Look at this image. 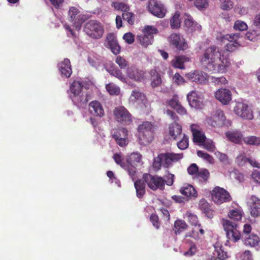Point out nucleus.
<instances>
[{
	"label": "nucleus",
	"mask_w": 260,
	"mask_h": 260,
	"mask_svg": "<svg viewBox=\"0 0 260 260\" xmlns=\"http://www.w3.org/2000/svg\"><path fill=\"white\" fill-rule=\"evenodd\" d=\"M138 40H139L140 44L145 48H146L148 45H151L153 42L152 40L150 39L149 37H147L143 33L138 37Z\"/></svg>",
	"instance_id": "42"
},
{
	"label": "nucleus",
	"mask_w": 260,
	"mask_h": 260,
	"mask_svg": "<svg viewBox=\"0 0 260 260\" xmlns=\"http://www.w3.org/2000/svg\"><path fill=\"white\" fill-rule=\"evenodd\" d=\"M182 135V139L177 143V146L181 150H185L188 148L189 145L188 137L185 134Z\"/></svg>",
	"instance_id": "48"
},
{
	"label": "nucleus",
	"mask_w": 260,
	"mask_h": 260,
	"mask_svg": "<svg viewBox=\"0 0 260 260\" xmlns=\"http://www.w3.org/2000/svg\"><path fill=\"white\" fill-rule=\"evenodd\" d=\"M180 14L176 12L170 20V25L172 28L175 29L180 27Z\"/></svg>",
	"instance_id": "44"
},
{
	"label": "nucleus",
	"mask_w": 260,
	"mask_h": 260,
	"mask_svg": "<svg viewBox=\"0 0 260 260\" xmlns=\"http://www.w3.org/2000/svg\"><path fill=\"white\" fill-rule=\"evenodd\" d=\"M145 182L143 178L138 179L134 183V186L136 191V196L138 198H142L146 193Z\"/></svg>",
	"instance_id": "30"
},
{
	"label": "nucleus",
	"mask_w": 260,
	"mask_h": 260,
	"mask_svg": "<svg viewBox=\"0 0 260 260\" xmlns=\"http://www.w3.org/2000/svg\"><path fill=\"white\" fill-rule=\"evenodd\" d=\"M250 214L252 216H260V199L255 196H252L250 199Z\"/></svg>",
	"instance_id": "27"
},
{
	"label": "nucleus",
	"mask_w": 260,
	"mask_h": 260,
	"mask_svg": "<svg viewBox=\"0 0 260 260\" xmlns=\"http://www.w3.org/2000/svg\"><path fill=\"white\" fill-rule=\"evenodd\" d=\"M173 80L177 85H180L185 82V80L178 73H176L173 77Z\"/></svg>",
	"instance_id": "64"
},
{
	"label": "nucleus",
	"mask_w": 260,
	"mask_h": 260,
	"mask_svg": "<svg viewBox=\"0 0 260 260\" xmlns=\"http://www.w3.org/2000/svg\"><path fill=\"white\" fill-rule=\"evenodd\" d=\"M71 94L70 98L76 105L86 104L90 99V95L87 90L83 88L82 84L77 81H74L70 86Z\"/></svg>",
	"instance_id": "4"
},
{
	"label": "nucleus",
	"mask_w": 260,
	"mask_h": 260,
	"mask_svg": "<svg viewBox=\"0 0 260 260\" xmlns=\"http://www.w3.org/2000/svg\"><path fill=\"white\" fill-rule=\"evenodd\" d=\"M243 142L247 145L259 146L260 145V137L255 136L245 137L243 138Z\"/></svg>",
	"instance_id": "40"
},
{
	"label": "nucleus",
	"mask_w": 260,
	"mask_h": 260,
	"mask_svg": "<svg viewBox=\"0 0 260 260\" xmlns=\"http://www.w3.org/2000/svg\"><path fill=\"white\" fill-rule=\"evenodd\" d=\"M225 135L230 141L235 144H240L244 138L242 132L237 129L226 132Z\"/></svg>",
	"instance_id": "24"
},
{
	"label": "nucleus",
	"mask_w": 260,
	"mask_h": 260,
	"mask_svg": "<svg viewBox=\"0 0 260 260\" xmlns=\"http://www.w3.org/2000/svg\"><path fill=\"white\" fill-rule=\"evenodd\" d=\"M170 45L179 51H184L188 48V45L185 39L179 34L173 33L168 37Z\"/></svg>",
	"instance_id": "12"
},
{
	"label": "nucleus",
	"mask_w": 260,
	"mask_h": 260,
	"mask_svg": "<svg viewBox=\"0 0 260 260\" xmlns=\"http://www.w3.org/2000/svg\"><path fill=\"white\" fill-rule=\"evenodd\" d=\"M205 234L204 230L201 224L195 225L190 232H188L185 235V237H190L196 240L201 239Z\"/></svg>",
	"instance_id": "29"
},
{
	"label": "nucleus",
	"mask_w": 260,
	"mask_h": 260,
	"mask_svg": "<svg viewBox=\"0 0 260 260\" xmlns=\"http://www.w3.org/2000/svg\"><path fill=\"white\" fill-rule=\"evenodd\" d=\"M114 6L116 9L121 10L122 13L126 12L130 10L129 6L123 3H114Z\"/></svg>",
	"instance_id": "59"
},
{
	"label": "nucleus",
	"mask_w": 260,
	"mask_h": 260,
	"mask_svg": "<svg viewBox=\"0 0 260 260\" xmlns=\"http://www.w3.org/2000/svg\"><path fill=\"white\" fill-rule=\"evenodd\" d=\"M229 218L235 221H239L242 217V213L241 211L238 209L231 210L228 213Z\"/></svg>",
	"instance_id": "46"
},
{
	"label": "nucleus",
	"mask_w": 260,
	"mask_h": 260,
	"mask_svg": "<svg viewBox=\"0 0 260 260\" xmlns=\"http://www.w3.org/2000/svg\"><path fill=\"white\" fill-rule=\"evenodd\" d=\"M131 98L132 101L136 102L139 100L143 101L145 99V96L143 93L135 90L132 92Z\"/></svg>",
	"instance_id": "50"
},
{
	"label": "nucleus",
	"mask_w": 260,
	"mask_h": 260,
	"mask_svg": "<svg viewBox=\"0 0 260 260\" xmlns=\"http://www.w3.org/2000/svg\"><path fill=\"white\" fill-rule=\"evenodd\" d=\"M106 88L111 95H118L120 93V88L113 83L106 85Z\"/></svg>",
	"instance_id": "45"
},
{
	"label": "nucleus",
	"mask_w": 260,
	"mask_h": 260,
	"mask_svg": "<svg viewBox=\"0 0 260 260\" xmlns=\"http://www.w3.org/2000/svg\"><path fill=\"white\" fill-rule=\"evenodd\" d=\"M190 61V58L183 55H178L175 57L172 60L171 64L175 68L184 69L185 66L184 63Z\"/></svg>",
	"instance_id": "28"
},
{
	"label": "nucleus",
	"mask_w": 260,
	"mask_h": 260,
	"mask_svg": "<svg viewBox=\"0 0 260 260\" xmlns=\"http://www.w3.org/2000/svg\"><path fill=\"white\" fill-rule=\"evenodd\" d=\"M211 196L213 202L218 205L230 202L232 199L230 193L226 190L218 186L215 187L213 189Z\"/></svg>",
	"instance_id": "10"
},
{
	"label": "nucleus",
	"mask_w": 260,
	"mask_h": 260,
	"mask_svg": "<svg viewBox=\"0 0 260 260\" xmlns=\"http://www.w3.org/2000/svg\"><path fill=\"white\" fill-rule=\"evenodd\" d=\"M89 111L94 116L103 117L105 115L104 108L98 101H93L89 104Z\"/></svg>",
	"instance_id": "19"
},
{
	"label": "nucleus",
	"mask_w": 260,
	"mask_h": 260,
	"mask_svg": "<svg viewBox=\"0 0 260 260\" xmlns=\"http://www.w3.org/2000/svg\"><path fill=\"white\" fill-rule=\"evenodd\" d=\"M107 71L111 75L117 78L122 82H126V78L122 74L121 71L118 68H111V69H107Z\"/></svg>",
	"instance_id": "36"
},
{
	"label": "nucleus",
	"mask_w": 260,
	"mask_h": 260,
	"mask_svg": "<svg viewBox=\"0 0 260 260\" xmlns=\"http://www.w3.org/2000/svg\"><path fill=\"white\" fill-rule=\"evenodd\" d=\"M106 46L110 49L115 55L118 54L121 50V47L118 43L116 37L112 33H109L106 37Z\"/></svg>",
	"instance_id": "17"
},
{
	"label": "nucleus",
	"mask_w": 260,
	"mask_h": 260,
	"mask_svg": "<svg viewBox=\"0 0 260 260\" xmlns=\"http://www.w3.org/2000/svg\"><path fill=\"white\" fill-rule=\"evenodd\" d=\"M150 220L152 222L153 225L156 229H159L160 223L158 216L155 214H152L150 216Z\"/></svg>",
	"instance_id": "63"
},
{
	"label": "nucleus",
	"mask_w": 260,
	"mask_h": 260,
	"mask_svg": "<svg viewBox=\"0 0 260 260\" xmlns=\"http://www.w3.org/2000/svg\"><path fill=\"white\" fill-rule=\"evenodd\" d=\"M153 126L151 122L145 121L138 127V137L140 143L146 145L153 140Z\"/></svg>",
	"instance_id": "5"
},
{
	"label": "nucleus",
	"mask_w": 260,
	"mask_h": 260,
	"mask_svg": "<svg viewBox=\"0 0 260 260\" xmlns=\"http://www.w3.org/2000/svg\"><path fill=\"white\" fill-rule=\"evenodd\" d=\"M247 25L244 22L241 20H237L234 24V28L240 31L245 30L247 29Z\"/></svg>",
	"instance_id": "57"
},
{
	"label": "nucleus",
	"mask_w": 260,
	"mask_h": 260,
	"mask_svg": "<svg viewBox=\"0 0 260 260\" xmlns=\"http://www.w3.org/2000/svg\"><path fill=\"white\" fill-rule=\"evenodd\" d=\"M210 80L215 85H225L228 83V80L223 76L220 77H211Z\"/></svg>",
	"instance_id": "55"
},
{
	"label": "nucleus",
	"mask_w": 260,
	"mask_h": 260,
	"mask_svg": "<svg viewBox=\"0 0 260 260\" xmlns=\"http://www.w3.org/2000/svg\"><path fill=\"white\" fill-rule=\"evenodd\" d=\"M187 99L189 105L191 107L197 109L202 108L203 106L202 99L196 91L193 90L188 93Z\"/></svg>",
	"instance_id": "20"
},
{
	"label": "nucleus",
	"mask_w": 260,
	"mask_h": 260,
	"mask_svg": "<svg viewBox=\"0 0 260 260\" xmlns=\"http://www.w3.org/2000/svg\"><path fill=\"white\" fill-rule=\"evenodd\" d=\"M239 35L238 34H226L221 37V41L224 42L225 40L229 42L225 46V49L227 51L233 52L235 51L239 47L238 42Z\"/></svg>",
	"instance_id": "13"
},
{
	"label": "nucleus",
	"mask_w": 260,
	"mask_h": 260,
	"mask_svg": "<svg viewBox=\"0 0 260 260\" xmlns=\"http://www.w3.org/2000/svg\"><path fill=\"white\" fill-rule=\"evenodd\" d=\"M127 130L125 128L120 129L117 134L113 135L116 143L120 146L127 144Z\"/></svg>",
	"instance_id": "26"
},
{
	"label": "nucleus",
	"mask_w": 260,
	"mask_h": 260,
	"mask_svg": "<svg viewBox=\"0 0 260 260\" xmlns=\"http://www.w3.org/2000/svg\"><path fill=\"white\" fill-rule=\"evenodd\" d=\"M69 21L76 26H80L86 20V16L77 7H71L68 12Z\"/></svg>",
	"instance_id": "11"
},
{
	"label": "nucleus",
	"mask_w": 260,
	"mask_h": 260,
	"mask_svg": "<svg viewBox=\"0 0 260 260\" xmlns=\"http://www.w3.org/2000/svg\"><path fill=\"white\" fill-rule=\"evenodd\" d=\"M208 124L214 127H220L223 126H231L232 122L226 120L223 112L221 110H216L210 117L207 118Z\"/></svg>",
	"instance_id": "7"
},
{
	"label": "nucleus",
	"mask_w": 260,
	"mask_h": 260,
	"mask_svg": "<svg viewBox=\"0 0 260 260\" xmlns=\"http://www.w3.org/2000/svg\"><path fill=\"white\" fill-rule=\"evenodd\" d=\"M142 32L153 40V35L158 33V29L152 25H146L142 30Z\"/></svg>",
	"instance_id": "38"
},
{
	"label": "nucleus",
	"mask_w": 260,
	"mask_h": 260,
	"mask_svg": "<svg viewBox=\"0 0 260 260\" xmlns=\"http://www.w3.org/2000/svg\"><path fill=\"white\" fill-rule=\"evenodd\" d=\"M195 177L200 181L206 182L209 177V172L206 169H201Z\"/></svg>",
	"instance_id": "41"
},
{
	"label": "nucleus",
	"mask_w": 260,
	"mask_h": 260,
	"mask_svg": "<svg viewBox=\"0 0 260 260\" xmlns=\"http://www.w3.org/2000/svg\"><path fill=\"white\" fill-rule=\"evenodd\" d=\"M113 158L115 162L121 167L122 168H125L126 167V163L124 161V159L121 154L117 153H115Z\"/></svg>",
	"instance_id": "53"
},
{
	"label": "nucleus",
	"mask_w": 260,
	"mask_h": 260,
	"mask_svg": "<svg viewBox=\"0 0 260 260\" xmlns=\"http://www.w3.org/2000/svg\"><path fill=\"white\" fill-rule=\"evenodd\" d=\"M180 192L187 197H197V191L193 186L190 184H187L181 188Z\"/></svg>",
	"instance_id": "32"
},
{
	"label": "nucleus",
	"mask_w": 260,
	"mask_h": 260,
	"mask_svg": "<svg viewBox=\"0 0 260 260\" xmlns=\"http://www.w3.org/2000/svg\"><path fill=\"white\" fill-rule=\"evenodd\" d=\"M243 239L244 241V243L246 245L250 246H254L256 245L259 242L258 237L254 234L249 235L245 236Z\"/></svg>",
	"instance_id": "37"
},
{
	"label": "nucleus",
	"mask_w": 260,
	"mask_h": 260,
	"mask_svg": "<svg viewBox=\"0 0 260 260\" xmlns=\"http://www.w3.org/2000/svg\"><path fill=\"white\" fill-rule=\"evenodd\" d=\"M185 217L187 218L188 221L193 226L201 224L199 223V220L197 216L189 211L186 212Z\"/></svg>",
	"instance_id": "43"
},
{
	"label": "nucleus",
	"mask_w": 260,
	"mask_h": 260,
	"mask_svg": "<svg viewBox=\"0 0 260 260\" xmlns=\"http://www.w3.org/2000/svg\"><path fill=\"white\" fill-rule=\"evenodd\" d=\"M183 153H175L172 152H165L159 153L157 157H154L152 167L155 171H158L161 167L169 168L174 162H177L183 158Z\"/></svg>",
	"instance_id": "2"
},
{
	"label": "nucleus",
	"mask_w": 260,
	"mask_h": 260,
	"mask_svg": "<svg viewBox=\"0 0 260 260\" xmlns=\"http://www.w3.org/2000/svg\"><path fill=\"white\" fill-rule=\"evenodd\" d=\"M148 7L149 11L154 16L159 18H162L165 16L166 10L164 6L156 0H149Z\"/></svg>",
	"instance_id": "15"
},
{
	"label": "nucleus",
	"mask_w": 260,
	"mask_h": 260,
	"mask_svg": "<svg viewBox=\"0 0 260 260\" xmlns=\"http://www.w3.org/2000/svg\"><path fill=\"white\" fill-rule=\"evenodd\" d=\"M197 155L199 157L202 158L210 164H213L214 162L213 157L211 155L204 152L203 151L198 150L197 151Z\"/></svg>",
	"instance_id": "51"
},
{
	"label": "nucleus",
	"mask_w": 260,
	"mask_h": 260,
	"mask_svg": "<svg viewBox=\"0 0 260 260\" xmlns=\"http://www.w3.org/2000/svg\"><path fill=\"white\" fill-rule=\"evenodd\" d=\"M168 105L174 110L180 105L177 95H175L168 102Z\"/></svg>",
	"instance_id": "61"
},
{
	"label": "nucleus",
	"mask_w": 260,
	"mask_h": 260,
	"mask_svg": "<svg viewBox=\"0 0 260 260\" xmlns=\"http://www.w3.org/2000/svg\"><path fill=\"white\" fill-rule=\"evenodd\" d=\"M215 98L222 105H229L232 101V94L231 91L226 88L218 89L214 94Z\"/></svg>",
	"instance_id": "16"
},
{
	"label": "nucleus",
	"mask_w": 260,
	"mask_h": 260,
	"mask_svg": "<svg viewBox=\"0 0 260 260\" xmlns=\"http://www.w3.org/2000/svg\"><path fill=\"white\" fill-rule=\"evenodd\" d=\"M200 60L202 64L209 70L221 73L226 72L231 66L225 51L214 45L204 50Z\"/></svg>",
	"instance_id": "1"
},
{
	"label": "nucleus",
	"mask_w": 260,
	"mask_h": 260,
	"mask_svg": "<svg viewBox=\"0 0 260 260\" xmlns=\"http://www.w3.org/2000/svg\"><path fill=\"white\" fill-rule=\"evenodd\" d=\"M199 207L200 210L202 211L208 218H211L213 217V211L211 208V206L205 199H202L200 201Z\"/></svg>",
	"instance_id": "31"
},
{
	"label": "nucleus",
	"mask_w": 260,
	"mask_h": 260,
	"mask_svg": "<svg viewBox=\"0 0 260 260\" xmlns=\"http://www.w3.org/2000/svg\"><path fill=\"white\" fill-rule=\"evenodd\" d=\"M169 135L174 140H176L182 136V126L177 122H173L169 125Z\"/></svg>",
	"instance_id": "25"
},
{
	"label": "nucleus",
	"mask_w": 260,
	"mask_h": 260,
	"mask_svg": "<svg viewBox=\"0 0 260 260\" xmlns=\"http://www.w3.org/2000/svg\"><path fill=\"white\" fill-rule=\"evenodd\" d=\"M220 8L223 10H230L233 8L234 4L231 0H220Z\"/></svg>",
	"instance_id": "52"
},
{
	"label": "nucleus",
	"mask_w": 260,
	"mask_h": 260,
	"mask_svg": "<svg viewBox=\"0 0 260 260\" xmlns=\"http://www.w3.org/2000/svg\"><path fill=\"white\" fill-rule=\"evenodd\" d=\"M126 73L130 79L136 81H140L143 79L145 74L143 71L134 66L128 67L126 70Z\"/></svg>",
	"instance_id": "21"
},
{
	"label": "nucleus",
	"mask_w": 260,
	"mask_h": 260,
	"mask_svg": "<svg viewBox=\"0 0 260 260\" xmlns=\"http://www.w3.org/2000/svg\"><path fill=\"white\" fill-rule=\"evenodd\" d=\"M124 169L127 170L128 174L132 178L135 176L136 173V168L134 165L126 162V167Z\"/></svg>",
	"instance_id": "62"
},
{
	"label": "nucleus",
	"mask_w": 260,
	"mask_h": 260,
	"mask_svg": "<svg viewBox=\"0 0 260 260\" xmlns=\"http://www.w3.org/2000/svg\"><path fill=\"white\" fill-rule=\"evenodd\" d=\"M185 25L191 30L201 29V26L195 22L193 18L190 16H187V17L184 21Z\"/></svg>",
	"instance_id": "39"
},
{
	"label": "nucleus",
	"mask_w": 260,
	"mask_h": 260,
	"mask_svg": "<svg viewBox=\"0 0 260 260\" xmlns=\"http://www.w3.org/2000/svg\"><path fill=\"white\" fill-rule=\"evenodd\" d=\"M122 17L124 20L126 21L130 25H133L135 22V14L129 12V11L126 12H123Z\"/></svg>",
	"instance_id": "47"
},
{
	"label": "nucleus",
	"mask_w": 260,
	"mask_h": 260,
	"mask_svg": "<svg viewBox=\"0 0 260 260\" xmlns=\"http://www.w3.org/2000/svg\"><path fill=\"white\" fill-rule=\"evenodd\" d=\"M115 119L123 125H129L133 121L132 115L123 106L116 107L113 110Z\"/></svg>",
	"instance_id": "9"
},
{
	"label": "nucleus",
	"mask_w": 260,
	"mask_h": 260,
	"mask_svg": "<svg viewBox=\"0 0 260 260\" xmlns=\"http://www.w3.org/2000/svg\"><path fill=\"white\" fill-rule=\"evenodd\" d=\"M223 226L226 232L228 238L235 242L238 241L241 237L243 239L245 236H248L252 229L250 224H244L243 234L241 235L240 232L237 230L238 224L235 222L229 220H223Z\"/></svg>",
	"instance_id": "3"
},
{
	"label": "nucleus",
	"mask_w": 260,
	"mask_h": 260,
	"mask_svg": "<svg viewBox=\"0 0 260 260\" xmlns=\"http://www.w3.org/2000/svg\"><path fill=\"white\" fill-rule=\"evenodd\" d=\"M84 31L90 38L99 39L103 37L104 29L101 23L96 20H91L85 24Z\"/></svg>",
	"instance_id": "6"
},
{
	"label": "nucleus",
	"mask_w": 260,
	"mask_h": 260,
	"mask_svg": "<svg viewBox=\"0 0 260 260\" xmlns=\"http://www.w3.org/2000/svg\"><path fill=\"white\" fill-rule=\"evenodd\" d=\"M142 178L148 186L152 190H163L165 188V179L161 177L145 173L143 175Z\"/></svg>",
	"instance_id": "8"
},
{
	"label": "nucleus",
	"mask_w": 260,
	"mask_h": 260,
	"mask_svg": "<svg viewBox=\"0 0 260 260\" xmlns=\"http://www.w3.org/2000/svg\"><path fill=\"white\" fill-rule=\"evenodd\" d=\"M248 161V158L244 154H240L236 158V162L239 166H244Z\"/></svg>",
	"instance_id": "58"
},
{
	"label": "nucleus",
	"mask_w": 260,
	"mask_h": 260,
	"mask_svg": "<svg viewBox=\"0 0 260 260\" xmlns=\"http://www.w3.org/2000/svg\"><path fill=\"white\" fill-rule=\"evenodd\" d=\"M201 145L203 146V147L210 152H213L215 150V147L213 142L211 140H206L205 142L201 143Z\"/></svg>",
	"instance_id": "56"
},
{
	"label": "nucleus",
	"mask_w": 260,
	"mask_h": 260,
	"mask_svg": "<svg viewBox=\"0 0 260 260\" xmlns=\"http://www.w3.org/2000/svg\"><path fill=\"white\" fill-rule=\"evenodd\" d=\"M115 62L121 69H125L128 65V62L126 59L120 56L116 57Z\"/></svg>",
	"instance_id": "60"
},
{
	"label": "nucleus",
	"mask_w": 260,
	"mask_h": 260,
	"mask_svg": "<svg viewBox=\"0 0 260 260\" xmlns=\"http://www.w3.org/2000/svg\"><path fill=\"white\" fill-rule=\"evenodd\" d=\"M235 114L243 119H252L253 118V112L248 106L242 103H238L234 109Z\"/></svg>",
	"instance_id": "14"
},
{
	"label": "nucleus",
	"mask_w": 260,
	"mask_h": 260,
	"mask_svg": "<svg viewBox=\"0 0 260 260\" xmlns=\"http://www.w3.org/2000/svg\"><path fill=\"white\" fill-rule=\"evenodd\" d=\"M190 131L193 136V141L199 144L205 142L206 137L200 126L196 124L190 125Z\"/></svg>",
	"instance_id": "18"
},
{
	"label": "nucleus",
	"mask_w": 260,
	"mask_h": 260,
	"mask_svg": "<svg viewBox=\"0 0 260 260\" xmlns=\"http://www.w3.org/2000/svg\"><path fill=\"white\" fill-rule=\"evenodd\" d=\"M142 158V155L139 153H133L127 159L126 162L136 165V163L140 162Z\"/></svg>",
	"instance_id": "49"
},
{
	"label": "nucleus",
	"mask_w": 260,
	"mask_h": 260,
	"mask_svg": "<svg viewBox=\"0 0 260 260\" xmlns=\"http://www.w3.org/2000/svg\"><path fill=\"white\" fill-rule=\"evenodd\" d=\"M151 85L153 87H158L161 84L162 81L160 75L155 69H152L150 72Z\"/></svg>",
	"instance_id": "34"
},
{
	"label": "nucleus",
	"mask_w": 260,
	"mask_h": 260,
	"mask_svg": "<svg viewBox=\"0 0 260 260\" xmlns=\"http://www.w3.org/2000/svg\"><path fill=\"white\" fill-rule=\"evenodd\" d=\"M215 250L214 253V256H212L208 260H227L228 257L226 252L224 251L221 247H215Z\"/></svg>",
	"instance_id": "35"
},
{
	"label": "nucleus",
	"mask_w": 260,
	"mask_h": 260,
	"mask_svg": "<svg viewBox=\"0 0 260 260\" xmlns=\"http://www.w3.org/2000/svg\"><path fill=\"white\" fill-rule=\"evenodd\" d=\"M188 77L193 82L199 84H205L208 80L207 74L199 71H195L193 73L188 74Z\"/></svg>",
	"instance_id": "22"
},
{
	"label": "nucleus",
	"mask_w": 260,
	"mask_h": 260,
	"mask_svg": "<svg viewBox=\"0 0 260 260\" xmlns=\"http://www.w3.org/2000/svg\"><path fill=\"white\" fill-rule=\"evenodd\" d=\"M188 226V225L184 220L182 219H177L174 222L173 230L174 231L175 235H177L180 234L181 233L186 230Z\"/></svg>",
	"instance_id": "33"
},
{
	"label": "nucleus",
	"mask_w": 260,
	"mask_h": 260,
	"mask_svg": "<svg viewBox=\"0 0 260 260\" xmlns=\"http://www.w3.org/2000/svg\"><path fill=\"white\" fill-rule=\"evenodd\" d=\"M58 68L61 75L67 78L71 76L72 70L69 59L65 58L63 61L59 62L58 64Z\"/></svg>",
	"instance_id": "23"
},
{
	"label": "nucleus",
	"mask_w": 260,
	"mask_h": 260,
	"mask_svg": "<svg viewBox=\"0 0 260 260\" xmlns=\"http://www.w3.org/2000/svg\"><path fill=\"white\" fill-rule=\"evenodd\" d=\"M194 4L196 8L200 10L206 9L209 5L208 0H196L194 2Z\"/></svg>",
	"instance_id": "54"
}]
</instances>
